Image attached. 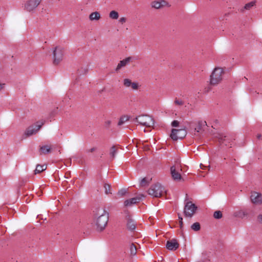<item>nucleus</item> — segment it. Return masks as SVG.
<instances>
[{
	"label": "nucleus",
	"instance_id": "7",
	"mask_svg": "<svg viewBox=\"0 0 262 262\" xmlns=\"http://www.w3.org/2000/svg\"><path fill=\"white\" fill-rule=\"evenodd\" d=\"M187 135V131L185 128L172 129L170 134L171 138L174 141L184 138Z\"/></svg>",
	"mask_w": 262,
	"mask_h": 262
},
{
	"label": "nucleus",
	"instance_id": "9",
	"mask_svg": "<svg viewBox=\"0 0 262 262\" xmlns=\"http://www.w3.org/2000/svg\"><path fill=\"white\" fill-rule=\"evenodd\" d=\"M196 209L197 207L195 204H193L191 202H188L184 207V213L185 216L191 217L195 213Z\"/></svg>",
	"mask_w": 262,
	"mask_h": 262
},
{
	"label": "nucleus",
	"instance_id": "4",
	"mask_svg": "<svg viewBox=\"0 0 262 262\" xmlns=\"http://www.w3.org/2000/svg\"><path fill=\"white\" fill-rule=\"evenodd\" d=\"M165 191L164 187L160 184L157 183L150 186L148 193L154 197L158 198L161 196Z\"/></svg>",
	"mask_w": 262,
	"mask_h": 262
},
{
	"label": "nucleus",
	"instance_id": "3",
	"mask_svg": "<svg viewBox=\"0 0 262 262\" xmlns=\"http://www.w3.org/2000/svg\"><path fill=\"white\" fill-rule=\"evenodd\" d=\"M133 121L146 127H151L154 124V119L148 115L139 116L134 119Z\"/></svg>",
	"mask_w": 262,
	"mask_h": 262
},
{
	"label": "nucleus",
	"instance_id": "18",
	"mask_svg": "<svg viewBox=\"0 0 262 262\" xmlns=\"http://www.w3.org/2000/svg\"><path fill=\"white\" fill-rule=\"evenodd\" d=\"M91 21H98L101 18L100 13L98 11L91 13L89 16Z\"/></svg>",
	"mask_w": 262,
	"mask_h": 262
},
{
	"label": "nucleus",
	"instance_id": "41",
	"mask_svg": "<svg viewBox=\"0 0 262 262\" xmlns=\"http://www.w3.org/2000/svg\"><path fill=\"white\" fill-rule=\"evenodd\" d=\"M97 148L96 147H92L89 149H87L86 150V152H93L94 151H95L96 150Z\"/></svg>",
	"mask_w": 262,
	"mask_h": 262
},
{
	"label": "nucleus",
	"instance_id": "45",
	"mask_svg": "<svg viewBox=\"0 0 262 262\" xmlns=\"http://www.w3.org/2000/svg\"><path fill=\"white\" fill-rule=\"evenodd\" d=\"M179 224H180V228H182L183 227V221H180Z\"/></svg>",
	"mask_w": 262,
	"mask_h": 262
},
{
	"label": "nucleus",
	"instance_id": "2",
	"mask_svg": "<svg viewBox=\"0 0 262 262\" xmlns=\"http://www.w3.org/2000/svg\"><path fill=\"white\" fill-rule=\"evenodd\" d=\"M224 74V70L223 68L220 67L214 68L210 75V84L213 85H216L220 83L223 80Z\"/></svg>",
	"mask_w": 262,
	"mask_h": 262
},
{
	"label": "nucleus",
	"instance_id": "13",
	"mask_svg": "<svg viewBox=\"0 0 262 262\" xmlns=\"http://www.w3.org/2000/svg\"><path fill=\"white\" fill-rule=\"evenodd\" d=\"M179 244L176 239L168 241L166 244V248L170 250H176L179 248Z\"/></svg>",
	"mask_w": 262,
	"mask_h": 262
},
{
	"label": "nucleus",
	"instance_id": "31",
	"mask_svg": "<svg viewBox=\"0 0 262 262\" xmlns=\"http://www.w3.org/2000/svg\"><path fill=\"white\" fill-rule=\"evenodd\" d=\"M123 85L126 88H129L132 83V81L128 78H125L123 79Z\"/></svg>",
	"mask_w": 262,
	"mask_h": 262
},
{
	"label": "nucleus",
	"instance_id": "14",
	"mask_svg": "<svg viewBox=\"0 0 262 262\" xmlns=\"http://www.w3.org/2000/svg\"><path fill=\"white\" fill-rule=\"evenodd\" d=\"M133 57H128L123 59L122 60L120 61L118 63L116 71H118L122 68L125 67L126 65L129 64L130 62L132 61Z\"/></svg>",
	"mask_w": 262,
	"mask_h": 262
},
{
	"label": "nucleus",
	"instance_id": "37",
	"mask_svg": "<svg viewBox=\"0 0 262 262\" xmlns=\"http://www.w3.org/2000/svg\"><path fill=\"white\" fill-rule=\"evenodd\" d=\"M111 124V121L110 120H106L104 122V126L106 128H108L110 127Z\"/></svg>",
	"mask_w": 262,
	"mask_h": 262
},
{
	"label": "nucleus",
	"instance_id": "35",
	"mask_svg": "<svg viewBox=\"0 0 262 262\" xmlns=\"http://www.w3.org/2000/svg\"><path fill=\"white\" fill-rule=\"evenodd\" d=\"M174 103L177 105H182L184 104V102L181 100L176 99L174 101Z\"/></svg>",
	"mask_w": 262,
	"mask_h": 262
},
{
	"label": "nucleus",
	"instance_id": "15",
	"mask_svg": "<svg viewBox=\"0 0 262 262\" xmlns=\"http://www.w3.org/2000/svg\"><path fill=\"white\" fill-rule=\"evenodd\" d=\"M170 173L172 179L174 181H180L182 179V176L180 173L177 170L176 167L172 166L170 167Z\"/></svg>",
	"mask_w": 262,
	"mask_h": 262
},
{
	"label": "nucleus",
	"instance_id": "5",
	"mask_svg": "<svg viewBox=\"0 0 262 262\" xmlns=\"http://www.w3.org/2000/svg\"><path fill=\"white\" fill-rule=\"evenodd\" d=\"M64 49L60 46L56 47L53 50V64L58 65L62 60Z\"/></svg>",
	"mask_w": 262,
	"mask_h": 262
},
{
	"label": "nucleus",
	"instance_id": "29",
	"mask_svg": "<svg viewBox=\"0 0 262 262\" xmlns=\"http://www.w3.org/2000/svg\"><path fill=\"white\" fill-rule=\"evenodd\" d=\"M137 246L135 244H132L130 247V254L132 255H136L137 253Z\"/></svg>",
	"mask_w": 262,
	"mask_h": 262
},
{
	"label": "nucleus",
	"instance_id": "36",
	"mask_svg": "<svg viewBox=\"0 0 262 262\" xmlns=\"http://www.w3.org/2000/svg\"><path fill=\"white\" fill-rule=\"evenodd\" d=\"M179 125V122L177 120H174L171 123V126L173 127H178Z\"/></svg>",
	"mask_w": 262,
	"mask_h": 262
},
{
	"label": "nucleus",
	"instance_id": "25",
	"mask_svg": "<svg viewBox=\"0 0 262 262\" xmlns=\"http://www.w3.org/2000/svg\"><path fill=\"white\" fill-rule=\"evenodd\" d=\"M103 187L105 189V193L106 194H112L111 185L107 183H104Z\"/></svg>",
	"mask_w": 262,
	"mask_h": 262
},
{
	"label": "nucleus",
	"instance_id": "10",
	"mask_svg": "<svg viewBox=\"0 0 262 262\" xmlns=\"http://www.w3.org/2000/svg\"><path fill=\"white\" fill-rule=\"evenodd\" d=\"M218 142L225 146H229L231 145V141L232 137L230 135H225L223 134H217L215 136Z\"/></svg>",
	"mask_w": 262,
	"mask_h": 262
},
{
	"label": "nucleus",
	"instance_id": "33",
	"mask_svg": "<svg viewBox=\"0 0 262 262\" xmlns=\"http://www.w3.org/2000/svg\"><path fill=\"white\" fill-rule=\"evenodd\" d=\"M213 216L215 219H220L222 217V213L221 211H215L214 212Z\"/></svg>",
	"mask_w": 262,
	"mask_h": 262
},
{
	"label": "nucleus",
	"instance_id": "44",
	"mask_svg": "<svg viewBox=\"0 0 262 262\" xmlns=\"http://www.w3.org/2000/svg\"><path fill=\"white\" fill-rule=\"evenodd\" d=\"M5 86L4 83H0V91L4 89Z\"/></svg>",
	"mask_w": 262,
	"mask_h": 262
},
{
	"label": "nucleus",
	"instance_id": "12",
	"mask_svg": "<svg viewBox=\"0 0 262 262\" xmlns=\"http://www.w3.org/2000/svg\"><path fill=\"white\" fill-rule=\"evenodd\" d=\"M151 6L152 8L158 9L165 7H169V3L165 0H161L159 1H153L151 3Z\"/></svg>",
	"mask_w": 262,
	"mask_h": 262
},
{
	"label": "nucleus",
	"instance_id": "43",
	"mask_svg": "<svg viewBox=\"0 0 262 262\" xmlns=\"http://www.w3.org/2000/svg\"><path fill=\"white\" fill-rule=\"evenodd\" d=\"M256 139L258 140H262V136L260 134H258L256 135Z\"/></svg>",
	"mask_w": 262,
	"mask_h": 262
},
{
	"label": "nucleus",
	"instance_id": "42",
	"mask_svg": "<svg viewBox=\"0 0 262 262\" xmlns=\"http://www.w3.org/2000/svg\"><path fill=\"white\" fill-rule=\"evenodd\" d=\"M207 167H210L209 165L208 166H205L202 164H200V168L202 169H205Z\"/></svg>",
	"mask_w": 262,
	"mask_h": 262
},
{
	"label": "nucleus",
	"instance_id": "21",
	"mask_svg": "<svg viewBox=\"0 0 262 262\" xmlns=\"http://www.w3.org/2000/svg\"><path fill=\"white\" fill-rule=\"evenodd\" d=\"M40 150L41 154L46 155L51 151V147L49 145H45L40 147Z\"/></svg>",
	"mask_w": 262,
	"mask_h": 262
},
{
	"label": "nucleus",
	"instance_id": "19",
	"mask_svg": "<svg viewBox=\"0 0 262 262\" xmlns=\"http://www.w3.org/2000/svg\"><path fill=\"white\" fill-rule=\"evenodd\" d=\"M206 125V121L202 120L199 121L197 122L196 126L194 128V130L197 133H200L203 130V127Z\"/></svg>",
	"mask_w": 262,
	"mask_h": 262
},
{
	"label": "nucleus",
	"instance_id": "26",
	"mask_svg": "<svg viewBox=\"0 0 262 262\" xmlns=\"http://www.w3.org/2000/svg\"><path fill=\"white\" fill-rule=\"evenodd\" d=\"M150 180L151 179H148L146 178H143L140 181V186L143 187L147 185L149 183Z\"/></svg>",
	"mask_w": 262,
	"mask_h": 262
},
{
	"label": "nucleus",
	"instance_id": "16",
	"mask_svg": "<svg viewBox=\"0 0 262 262\" xmlns=\"http://www.w3.org/2000/svg\"><path fill=\"white\" fill-rule=\"evenodd\" d=\"M141 200V197L137 196L124 201V204L126 207L131 206L133 204L138 203Z\"/></svg>",
	"mask_w": 262,
	"mask_h": 262
},
{
	"label": "nucleus",
	"instance_id": "39",
	"mask_svg": "<svg viewBox=\"0 0 262 262\" xmlns=\"http://www.w3.org/2000/svg\"><path fill=\"white\" fill-rule=\"evenodd\" d=\"M81 70H82V72H81V73L80 72V70H78V73L79 74H84L86 73V72H88V69H81Z\"/></svg>",
	"mask_w": 262,
	"mask_h": 262
},
{
	"label": "nucleus",
	"instance_id": "27",
	"mask_svg": "<svg viewBox=\"0 0 262 262\" xmlns=\"http://www.w3.org/2000/svg\"><path fill=\"white\" fill-rule=\"evenodd\" d=\"M129 119V117L127 116H122L121 117L119 120V122L118 123V125H122L123 124H124L125 122H126L127 121H128Z\"/></svg>",
	"mask_w": 262,
	"mask_h": 262
},
{
	"label": "nucleus",
	"instance_id": "38",
	"mask_svg": "<svg viewBox=\"0 0 262 262\" xmlns=\"http://www.w3.org/2000/svg\"><path fill=\"white\" fill-rule=\"evenodd\" d=\"M126 21V18L124 17H121L119 20V21L120 23H121V24H123L124 23H125Z\"/></svg>",
	"mask_w": 262,
	"mask_h": 262
},
{
	"label": "nucleus",
	"instance_id": "11",
	"mask_svg": "<svg viewBox=\"0 0 262 262\" xmlns=\"http://www.w3.org/2000/svg\"><path fill=\"white\" fill-rule=\"evenodd\" d=\"M251 202L255 205L262 204V194L257 192H252L251 195Z\"/></svg>",
	"mask_w": 262,
	"mask_h": 262
},
{
	"label": "nucleus",
	"instance_id": "40",
	"mask_svg": "<svg viewBox=\"0 0 262 262\" xmlns=\"http://www.w3.org/2000/svg\"><path fill=\"white\" fill-rule=\"evenodd\" d=\"M257 221L259 223H262V213L259 214L257 216Z\"/></svg>",
	"mask_w": 262,
	"mask_h": 262
},
{
	"label": "nucleus",
	"instance_id": "23",
	"mask_svg": "<svg viewBox=\"0 0 262 262\" xmlns=\"http://www.w3.org/2000/svg\"><path fill=\"white\" fill-rule=\"evenodd\" d=\"M109 17L113 19H117L119 17V13L116 11H111L109 13Z\"/></svg>",
	"mask_w": 262,
	"mask_h": 262
},
{
	"label": "nucleus",
	"instance_id": "28",
	"mask_svg": "<svg viewBox=\"0 0 262 262\" xmlns=\"http://www.w3.org/2000/svg\"><path fill=\"white\" fill-rule=\"evenodd\" d=\"M191 228L192 230L195 231H198L200 230L201 228L200 223L198 222L194 223L191 225Z\"/></svg>",
	"mask_w": 262,
	"mask_h": 262
},
{
	"label": "nucleus",
	"instance_id": "22",
	"mask_svg": "<svg viewBox=\"0 0 262 262\" xmlns=\"http://www.w3.org/2000/svg\"><path fill=\"white\" fill-rule=\"evenodd\" d=\"M47 168V166L45 165H37L36 166V169L35 170V174L39 173L43 170H46Z\"/></svg>",
	"mask_w": 262,
	"mask_h": 262
},
{
	"label": "nucleus",
	"instance_id": "8",
	"mask_svg": "<svg viewBox=\"0 0 262 262\" xmlns=\"http://www.w3.org/2000/svg\"><path fill=\"white\" fill-rule=\"evenodd\" d=\"M45 121H41L36 122L34 125L28 127L25 131V135L27 136H30L37 133L41 126L44 124Z\"/></svg>",
	"mask_w": 262,
	"mask_h": 262
},
{
	"label": "nucleus",
	"instance_id": "17",
	"mask_svg": "<svg viewBox=\"0 0 262 262\" xmlns=\"http://www.w3.org/2000/svg\"><path fill=\"white\" fill-rule=\"evenodd\" d=\"M233 215L236 217L243 219L248 216V213L244 210L240 209L235 211L233 213Z\"/></svg>",
	"mask_w": 262,
	"mask_h": 262
},
{
	"label": "nucleus",
	"instance_id": "30",
	"mask_svg": "<svg viewBox=\"0 0 262 262\" xmlns=\"http://www.w3.org/2000/svg\"><path fill=\"white\" fill-rule=\"evenodd\" d=\"M255 5V2H251L245 5L244 8L241 9L242 11H243L244 10H250L254 5Z\"/></svg>",
	"mask_w": 262,
	"mask_h": 262
},
{
	"label": "nucleus",
	"instance_id": "34",
	"mask_svg": "<svg viewBox=\"0 0 262 262\" xmlns=\"http://www.w3.org/2000/svg\"><path fill=\"white\" fill-rule=\"evenodd\" d=\"M126 193V190L125 189H121L118 192L117 195L119 197H122Z\"/></svg>",
	"mask_w": 262,
	"mask_h": 262
},
{
	"label": "nucleus",
	"instance_id": "1",
	"mask_svg": "<svg viewBox=\"0 0 262 262\" xmlns=\"http://www.w3.org/2000/svg\"><path fill=\"white\" fill-rule=\"evenodd\" d=\"M95 223L99 230H102L106 227L108 220V213L103 208H98L95 212Z\"/></svg>",
	"mask_w": 262,
	"mask_h": 262
},
{
	"label": "nucleus",
	"instance_id": "32",
	"mask_svg": "<svg viewBox=\"0 0 262 262\" xmlns=\"http://www.w3.org/2000/svg\"><path fill=\"white\" fill-rule=\"evenodd\" d=\"M130 87L132 88L133 90L136 91L138 90L139 88V84L138 82H132V84L130 85Z\"/></svg>",
	"mask_w": 262,
	"mask_h": 262
},
{
	"label": "nucleus",
	"instance_id": "24",
	"mask_svg": "<svg viewBox=\"0 0 262 262\" xmlns=\"http://www.w3.org/2000/svg\"><path fill=\"white\" fill-rule=\"evenodd\" d=\"M117 149L115 146H113L111 148L110 151V155L112 159H113L115 158V155L117 153Z\"/></svg>",
	"mask_w": 262,
	"mask_h": 262
},
{
	"label": "nucleus",
	"instance_id": "46",
	"mask_svg": "<svg viewBox=\"0 0 262 262\" xmlns=\"http://www.w3.org/2000/svg\"><path fill=\"white\" fill-rule=\"evenodd\" d=\"M178 217H179V221H183V218L182 217V216L179 214H178Z\"/></svg>",
	"mask_w": 262,
	"mask_h": 262
},
{
	"label": "nucleus",
	"instance_id": "47",
	"mask_svg": "<svg viewBox=\"0 0 262 262\" xmlns=\"http://www.w3.org/2000/svg\"><path fill=\"white\" fill-rule=\"evenodd\" d=\"M195 262H205V260H201L198 261H195Z\"/></svg>",
	"mask_w": 262,
	"mask_h": 262
},
{
	"label": "nucleus",
	"instance_id": "6",
	"mask_svg": "<svg viewBox=\"0 0 262 262\" xmlns=\"http://www.w3.org/2000/svg\"><path fill=\"white\" fill-rule=\"evenodd\" d=\"M41 0H27L24 4V9L27 12L34 11L39 6Z\"/></svg>",
	"mask_w": 262,
	"mask_h": 262
},
{
	"label": "nucleus",
	"instance_id": "20",
	"mask_svg": "<svg viewBox=\"0 0 262 262\" xmlns=\"http://www.w3.org/2000/svg\"><path fill=\"white\" fill-rule=\"evenodd\" d=\"M127 228L133 231L136 229V225L135 223V221L132 220V219H130L129 217L127 218Z\"/></svg>",
	"mask_w": 262,
	"mask_h": 262
}]
</instances>
